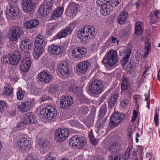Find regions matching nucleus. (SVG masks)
Here are the masks:
<instances>
[{"label":"nucleus","mask_w":160,"mask_h":160,"mask_svg":"<svg viewBox=\"0 0 160 160\" xmlns=\"http://www.w3.org/2000/svg\"><path fill=\"white\" fill-rule=\"evenodd\" d=\"M118 60L117 52L114 50L109 52L104 57L102 63L104 65L110 67L113 66Z\"/></svg>","instance_id":"obj_1"},{"label":"nucleus","mask_w":160,"mask_h":160,"mask_svg":"<svg viewBox=\"0 0 160 160\" xmlns=\"http://www.w3.org/2000/svg\"><path fill=\"white\" fill-rule=\"evenodd\" d=\"M53 4V0H46L40 6L38 10L40 14L44 17L48 15L51 12Z\"/></svg>","instance_id":"obj_2"},{"label":"nucleus","mask_w":160,"mask_h":160,"mask_svg":"<svg viewBox=\"0 0 160 160\" xmlns=\"http://www.w3.org/2000/svg\"><path fill=\"white\" fill-rule=\"evenodd\" d=\"M40 113L44 116L45 118L49 120L54 118L57 116L55 108L51 105H48L46 108H42L41 110Z\"/></svg>","instance_id":"obj_3"},{"label":"nucleus","mask_w":160,"mask_h":160,"mask_svg":"<svg viewBox=\"0 0 160 160\" xmlns=\"http://www.w3.org/2000/svg\"><path fill=\"white\" fill-rule=\"evenodd\" d=\"M69 134V131L68 129L59 128L56 130L54 139L57 142H61L66 140Z\"/></svg>","instance_id":"obj_4"},{"label":"nucleus","mask_w":160,"mask_h":160,"mask_svg":"<svg viewBox=\"0 0 160 160\" xmlns=\"http://www.w3.org/2000/svg\"><path fill=\"white\" fill-rule=\"evenodd\" d=\"M103 88V84L102 81L96 79L92 81L89 89L91 93L97 94L102 93Z\"/></svg>","instance_id":"obj_5"},{"label":"nucleus","mask_w":160,"mask_h":160,"mask_svg":"<svg viewBox=\"0 0 160 160\" xmlns=\"http://www.w3.org/2000/svg\"><path fill=\"white\" fill-rule=\"evenodd\" d=\"M4 58L7 59L8 61L9 64L13 65H17L20 61L21 56V53L18 51H13L9 53L7 55L3 57Z\"/></svg>","instance_id":"obj_6"},{"label":"nucleus","mask_w":160,"mask_h":160,"mask_svg":"<svg viewBox=\"0 0 160 160\" xmlns=\"http://www.w3.org/2000/svg\"><path fill=\"white\" fill-rule=\"evenodd\" d=\"M17 146L19 150L24 153H27L32 148L31 143L27 138H21L17 142Z\"/></svg>","instance_id":"obj_7"},{"label":"nucleus","mask_w":160,"mask_h":160,"mask_svg":"<svg viewBox=\"0 0 160 160\" xmlns=\"http://www.w3.org/2000/svg\"><path fill=\"white\" fill-rule=\"evenodd\" d=\"M35 103L34 99H30L25 102L18 103L16 106L20 111L25 112L29 111Z\"/></svg>","instance_id":"obj_8"},{"label":"nucleus","mask_w":160,"mask_h":160,"mask_svg":"<svg viewBox=\"0 0 160 160\" xmlns=\"http://www.w3.org/2000/svg\"><path fill=\"white\" fill-rule=\"evenodd\" d=\"M86 142L85 138L75 136L70 139L69 143L74 148H80L83 147Z\"/></svg>","instance_id":"obj_9"},{"label":"nucleus","mask_w":160,"mask_h":160,"mask_svg":"<svg viewBox=\"0 0 160 160\" xmlns=\"http://www.w3.org/2000/svg\"><path fill=\"white\" fill-rule=\"evenodd\" d=\"M126 146L125 143L122 146L117 142L109 143L106 146V149L111 153H114L121 150L124 149Z\"/></svg>","instance_id":"obj_10"},{"label":"nucleus","mask_w":160,"mask_h":160,"mask_svg":"<svg viewBox=\"0 0 160 160\" xmlns=\"http://www.w3.org/2000/svg\"><path fill=\"white\" fill-rule=\"evenodd\" d=\"M58 71L60 77L63 78H67L70 73L68 63L64 62L60 64L58 67Z\"/></svg>","instance_id":"obj_11"},{"label":"nucleus","mask_w":160,"mask_h":160,"mask_svg":"<svg viewBox=\"0 0 160 160\" xmlns=\"http://www.w3.org/2000/svg\"><path fill=\"white\" fill-rule=\"evenodd\" d=\"M123 114L115 113L113 114L110 118L109 124L111 128L116 127L123 119Z\"/></svg>","instance_id":"obj_12"},{"label":"nucleus","mask_w":160,"mask_h":160,"mask_svg":"<svg viewBox=\"0 0 160 160\" xmlns=\"http://www.w3.org/2000/svg\"><path fill=\"white\" fill-rule=\"evenodd\" d=\"M22 29L18 27H13L10 30V39L11 41H15L21 36L22 33Z\"/></svg>","instance_id":"obj_13"},{"label":"nucleus","mask_w":160,"mask_h":160,"mask_svg":"<svg viewBox=\"0 0 160 160\" xmlns=\"http://www.w3.org/2000/svg\"><path fill=\"white\" fill-rule=\"evenodd\" d=\"M19 9L16 3H9L6 9V13L10 17L16 16L19 13Z\"/></svg>","instance_id":"obj_14"},{"label":"nucleus","mask_w":160,"mask_h":160,"mask_svg":"<svg viewBox=\"0 0 160 160\" xmlns=\"http://www.w3.org/2000/svg\"><path fill=\"white\" fill-rule=\"evenodd\" d=\"M35 7V3L31 0H23L22 3V8L23 11L27 13L31 12Z\"/></svg>","instance_id":"obj_15"},{"label":"nucleus","mask_w":160,"mask_h":160,"mask_svg":"<svg viewBox=\"0 0 160 160\" xmlns=\"http://www.w3.org/2000/svg\"><path fill=\"white\" fill-rule=\"evenodd\" d=\"M29 56H28L23 58L21 61L19 67L21 71L22 72H27L30 67L31 62Z\"/></svg>","instance_id":"obj_16"},{"label":"nucleus","mask_w":160,"mask_h":160,"mask_svg":"<svg viewBox=\"0 0 160 160\" xmlns=\"http://www.w3.org/2000/svg\"><path fill=\"white\" fill-rule=\"evenodd\" d=\"M73 102V99L72 96L63 97L60 100V107L62 108H67L72 104Z\"/></svg>","instance_id":"obj_17"},{"label":"nucleus","mask_w":160,"mask_h":160,"mask_svg":"<svg viewBox=\"0 0 160 160\" xmlns=\"http://www.w3.org/2000/svg\"><path fill=\"white\" fill-rule=\"evenodd\" d=\"M87 52L86 48L83 47H77L72 50V55L73 57L76 59L81 58L82 55L85 54Z\"/></svg>","instance_id":"obj_18"},{"label":"nucleus","mask_w":160,"mask_h":160,"mask_svg":"<svg viewBox=\"0 0 160 160\" xmlns=\"http://www.w3.org/2000/svg\"><path fill=\"white\" fill-rule=\"evenodd\" d=\"M36 122V117L32 113H28L24 115L22 121L24 125L35 123Z\"/></svg>","instance_id":"obj_19"},{"label":"nucleus","mask_w":160,"mask_h":160,"mask_svg":"<svg viewBox=\"0 0 160 160\" xmlns=\"http://www.w3.org/2000/svg\"><path fill=\"white\" fill-rule=\"evenodd\" d=\"M89 65V62L87 60L79 62L76 67L77 72L79 74L85 73L87 71Z\"/></svg>","instance_id":"obj_20"},{"label":"nucleus","mask_w":160,"mask_h":160,"mask_svg":"<svg viewBox=\"0 0 160 160\" xmlns=\"http://www.w3.org/2000/svg\"><path fill=\"white\" fill-rule=\"evenodd\" d=\"M86 34L85 39L87 37L89 40L94 38L96 34L95 28L91 26H86L82 28Z\"/></svg>","instance_id":"obj_21"},{"label":"nucleus","mask_w":160,"mask_h":160,"mask_svg":"<svg viewBox=\"0 0 160 160\" xmlns=\"http://www.w3.org/2000/svg\"><path fill=\"white\" fill-rule=\"evenodd\" d=\"M72 30L70 27H68L62 29L59 32L54 38L55 39H60L71 34Z\"/></svg>","instance_id":"obj_22"},{"label":"nucleus","mask_w":160,"mask_h":160,"mask_svg":"<svg viewBox=\"0 0 160 160\" xmlns=\"http://www.w3.org/2000/svg\"><path fill=\"white\" fill-rule=\"evenodd\" d=\"M131 50L129 48L125 49L122 52H120V55L121 56H124L123 59L121 61L122 65L124 66L128 62L131 54Z\"/></svg>","instance_id":"obj_23"},{"label":"nucleus","mask_w":160,"mask_h":160,"mask_svg":"<svg viewBox=\"0 0 160 160\" xmlns=\"http://www.w3.org/2000/svg\"><path fill=\"white\" fill-rule=\"evenodd\" d=\"M30 40L28 39H24L21 42L20 44V48L21 50L27 55L29 56L30 54L28 51L31 46Z\"/></svg>","instance_id":"obj_24"},{"label":"nucleus","mask_w":160,"mask_h":160,"mask_svg":"<svg viewBox=\"0 0 160 160\" xmlns=\"http://www.w3.org/2000/svg\"><path fill=\"white\" fill-rule=\"evenodd\" d=\"M129 14L127 11L124 9L120 13L118 17V22L120 24L125 23L128 18Z\"/></svg>","instance_id":"obj_25"},{"label":"nucleus","mask_w":160,"mask_h":160,"mask_svg":"<svg viewBox=\"0 0 160 160\" xmlns=\"http://www.w3.org/2000/svg\"><path fill=\"white\" fill-rule=\"evenodd\" d=\"M48 49L50 53L54 55H60L63 52V51L60 47L54 44L49 46Z\"/></svg>","instance_id":"obj_26"},{"label":"nucleus","mask_w":160,"mask_h":160,"mask_svg":"<svg viewBox=\"0 0 160 160\" xmlns=\"http://www.w3.org/2000/svg\"><path fill=\"white\" fill-rule=\"evenodd\" d=\"M47 44V42L44 38L42 35H39L37 36L34 44L35 46L44 48Z\"/></svg>","instance_id":"obj_27"},{"label":"nucleus","mask_w":160,"mask_h":160,"mask_svg":"<svg viewBox=\"0 0 160 160\" xmlns=\"http://www.w3.org/2000/svg\"><path fill=\"white\" fill-rule=\"evenodd\" d=\"M38 78L41 82L44 83L49 82L51 80V76L45 72H42L38 74Z\"/></svg>","instance_id":"obj_28"},{"label":"nucleus","mask_w":160,"mask_h":160,"mask_svg":"<svg viewBox=\"0 0 160 160\" xmlns=\"http://www.w3.org/2000/svg\"><path fill=\"white\" fill-rule=\"evenodd\" d=\"M112 7L108 3L104 5L101 7L100 9L101 14L105 16L109 14L112 11Z\"/></svg>","instance_id":"obj_29"},{"label":"nucleus","mask_w":160,"mask_h":160,"mask_svg":"<svg viewBox=\"0 0 160 160\" xmlns=\"http://www.w3.org/2000/svg\"><path fill=\"white\" fill-rule=\"evenodd\" d=\"M39 23V21L38 20L33 19L25 22L24 26L26 29H31L36 28Z\"/></svg>","instance_id":"obj_30"},{"label":"nucleus","mask_w":160,"mask_h":160,"mask_svg":"<svg viewBox=\"0 0 160 160\" xmlns=\"http://www.w3.org/2000/svg\"><path fill=\"white\" fill-rule=\"evenodd\" d=\"M63 11L64 8L63 6H60L58 7L52 13V18L54 19H55L57 18L61 17L63 14Z\"/></svg>","instance_id":"obj_31"},{"label":"nucleus","mask_w":160,"mask_h":160,"mask_svg":"<svg viewBox=\"0 0 160 160\" xmlns=\"http://www.w3.org/2000/svg\"><path fill=\"white\" fill-rule=\"evenodd\" d=\"M84 32V30L82 28L78 32L77 35V37L79 39L80 42L83 43H87L89 40L87 37L85 39L86 34Z\"/></svg>","instance_id":"obj_32"},{"label":"nucleus","mask_w":160,"mask_h":160,"mask_svg":"<svg viewBox=\"0 0 160 160\" xmlns=\"http://www.w3.org/2000/svg\"><path fill=\"white\" fill-rule=\"evenodd\" d=\"M44 50V48L35 46L34 49L33 56L36 59H38L42 54Z\"/></svg>","instance_id":"obj_33"},{"label":"nucleus","mask_w":160,"mask_h":160,"mask_svg":"<svg viewBox=\"0 0 160 160\" xmlns=\"http://www.w3.org/2000/svg\"><path fill=\"white\" fill-rule=\"evenodd\" d=\"M143 24L142 22H138L135 25V33L137 35H140L142 31Z\"/></svg>","instance_id":"obj_34"},{"label":"nucleus","mask_w":160,"mask_h":160,"mask_svg":"<svg viewBox=\"0 0 160 160\" xmlns=\"http://www.w3.org/2000/svg\"><path fill=\"white\" fill-rule=\"evenodd\" d=\"M130 86V82L126 77H124L122 80L121 85V88L122 90H125L128 89Z\"/></svg>","instance_id":"obj_35"},{"label":"nucleus","mask_w":160,"mask_h":160,"mask_svg":"<svg viewBox=\"0 0 160 160\" xmlns=\"http://www.w3.org/2000/svg\"><path fill=\"white\" fill-rule=\"evenodd\" d=\"M69 7L70 8V12L72 13V16L75 15L78 11V8L76 4L74 3H72L69 4Z\"/></svg>","instance_id":"obj_36"},{"label":"nucleus","mask_w":160,"mask_h":160,"mask_svg":"<svg viewBox=\"0 0 160 160\" xmlns=\"http://www.w3.org/2000/svg\"><path fill=\"white\" fill-rule=\"evenodd\" d=\"M118 98V95L117 94H114L111 97L109 102V107H112L114 105Z\"/></svg>","instance_id":"obj_37"},{"label":"nucleus","mask_w":160,"mask_h":160,"mask_svg":"<svg viewBox=\"0 0 160 160\" xmlns=\"http://www.w3.org/2000/svg\"><path fill=\"white\" fill-rule=\"evenodd\" d=\"M3 91L4 95L5 96H10L13 92L12 88L10 86L4 87Z\"/></svg>","instance_id":"obj_38"},{"label":"nucleus","mask_w":160,"mask_h":160,"mask_svg":"<svg viewBox=\"0 0 160 160\" xmlns=\"http://www.w3.org/2000/svg\"><path fill=\"white\" fill-rule=\"evenodd\" d=\"M59 90V87L57 85H51L49 87L48 92L49 93L54 94L57 92Z\"/></svg>","instance_id":"obj_39"},{"label":"nucleus","mask_w":160,"mask_h":160,"mask_svg":"<svg viewBox=\"0 0 160 160\" xmlns=\"http://www.w3.org/2000/svg\"><path fill=\"white\" fill-rule=\"evenodd\" d=\"M121 2V0H108V3L110 5L112 8L117 7Z\"/></svg>","instance_id":"obj_40"},{"label":"nucleus","mask_w":160,"mask_h":160,"mask_svg":"<svg viewBox=\"0 0 160 160\" xmlns=\"http://www.w3.org/2000/svg\"><path fill=\"white\" fill-rule=\"evenodd\" d=\"M107 105L106 104H103L101 107L99 112L100 117L102 118L104 116L107 111Z\"/></svg>","instance_id":"obj_41"},{"label":"nucleus","mask_w":160,"mask_h":160,"mask_svg":"<svg viewBox=\"0 0 160 160\" xmlns=\"http://www.w3.org/2000/svg\"><path fill=\"white\" fill-rule=\"evenodd\" d=\"M57 26L55 24L52 23H49L47 27L48 29L47 33L50 34L53 30L56 28Z\"/></svg>","instance_id":"obj_42"},{"label":"nucleus","mask_w":160,"mask_h":160,"mask_svg":"<svg viewBox=\"0 0 160 160\" xmlns=\"http://www.w3.org/2000/svg\"><path fill=\"white\" fill-rule=\"evenodd\" d=\"M151 43L149 42H147L145 43V52L144 55H146L147 56L149 54L151 50Z\"/></svg>","instance_id":"obj_43"},{"label":"nucleus","mask_w":160,"mask_h":160,"mask_svg":"<svg viewBox=\"0 0 160 160\" xmlns=\"http://www.w3.org/2000/svg\"><path fill=\"white\" fill-rule=\"evenodd\" d=\"M24 91L21 89H19L17 93V99L19 100L22 99L24 95Z\"/></svg>","instance_id":"obj_44"},{"label":"nucleus","mask_w":160,"mask_h":160,"mask_svg":"<svg viewBox=\"0 0 160 160\" xmlns=\"http://www.w3.org/2000/svg\"><path fill=\"white\" fill-rule=\"evenodd\" d=\"M24 160H37V157L34 153L32 152L28 154L25 158Z\"/></svg>","instance_id":"obj_45"},{"label":"nucleus","mask_w":160,"mask_h":160,"mask_svg":"<svg viewBox=\"0 0 160 160\" xmlns=\"http://www.w3.org/2000/svg\"><path fill=\"white\" fill-rule=\"evenodd\" d=\"M7 108L6 103L4 101H0V111L1 112L4 111Z\"/></svg>","instance_id":"obj_46"},{"label":"nucleus","mask_w":160,"mask_h":160,"mask_svg":"<svg viewBox=\"0 0 160 160\" xmlns=\"http://www.w3.org/2000/svg\"><path fill=\"white\" fill-rule=\"evenodd\" d=\"M72 92L77 95H78L82 92V89L80 87L77 86L74 89L72 90Z\"/></svg>","instance_id":"obj_47"},{"label":"nucleus","mask_w":160,"mask_h":160,"mask_svg":"<svg viewBox=\"0 0 160 160\" xmlns=\"http://www.w3.org/2000/svg\"><path fill=\"white\" fill-rule=\"evenodd\" d=\"M109 160H120V158L117 155H115L113 153L109 157Z\"/></svg>","instance_id":"obj_48"},{"label":"nucleus","mask_w":160,"mask_h":160,"mask_svg":"<svg viewBox=\"0 0 160 160\" xmlns=\"http://www.w3.org/2000/svg\"><path fill=\"white\" fill-rule=\"evenodd\" d=\"M138 116V113L137 111L134 110L133 111L132 113V118L131 122H134L136 120Z\"/></svg>","instance_id":"obj_49"},{"label":"nucleus","mask_w":160,"mask_h":160,"mask_svg":"<svg viewBox=\"0 0 160 160\" xmlns=\"http://www.w3.org/2000/svg\"><path fill=\"white\" fill-rule=\"evenodd\" d=\"M107 2V3H108V0H97V4L98 6H101V7L104 5H105V2Z\"/></svg>","instance_id":"obj_50"},{"label":"nucleus","mask_w":160,"mask_h":160,"mask_svg":"<svg viewBox=\"0 0 160 160\" xmlns=\"http://www.w3.org/2000/svg\"><path fill=\"white\" fill-rule=\"evenodd\" d=\"M77 85V84L75 82H72L71 83V85L69 88V90L70 92H72V90L74 89Z\"/></svg>","instance_id":"obj_51"},{"label":"nucleus","mask_w":160,"mask_h":160,"mask_svg":"<svg viewBox=\"0 0 160 160\" xmlns=\"http://www.w3.org/2000/svg\"><path fill=\"white\" fill-rule=\"evenodd\" d=\"M154 121L155 122L156 125H157L158 124V115L156 112L155 113L154 118Z\"/></svg>","instance_id":"obj_52"},{"label":"nucleus","mask_w":160,"mask_h":160,"mask_svg":"<svg viewBox=\"0 0 160 160\" xmlns=\"http://www.w3.org/2000/svg\"><path fill=\"white\" fill-rule=\"evenodd\" d=\"M128 103V101L127 99H125L122 101L120 103V105L122 107H125Z\"/></svg>","instance_id":"obj_53"},{"label":"nucleus","mask_w":160,"mask_h":160,"mask_svg":"<svg viewBox=\"0 0 160 160\" xmlns=\"http://www.w3.org/2000/svg\"><path fill=\"white\" fill-rule=\"evenodd\" d=\"M90 140L92 144L95 145L97 144L98 141L96 140L94 137L90 138Z\"/></svg>","instance_id":"obj_54"},{"label":"nucleus","mask_w":160,"mask_h":160,"mask_svg":"<svg viewBox=\"0 0 160 160\" xmlns=\"http://www.w3.org/2000/svg\"><path fill=\"white\" fill-rule=\"evenodd\" d=\"M131 149L129 148H127L126 150V152L125 153V156L128 158L129 157V155L130 153Z\"/></svg>","instance_id":"obj_55"},{"label":"nucleus","mask_w":160,"mask_h":160,"mask_svg":"<svg viewBox=\"0 0 160 160\" xmlns=\"http://www.w3.org/2000/svg\"><path fill=\"white\" fill-rule=\"evenodd\" d=\"M130 33L129 32L126 31H124L122 34V36L123 37H127L130 35Z\"/></svg>","instance_id":"obj_56"},{"label":"nucleus","mask_w":160,"mask_h":160,"mask_svg":"<svg viewBox=\"0 0 160 160\" xmlns=\"http://www.w3.org/2000/svg\"><path fill=\"white\" fill-rule=\"evenodd\" d=\"M127 68V69H129V70L130 71L132 70L133 69V67L132 64L131 63L128 64Z\"/></svg>","instance_id":"obj_57"},{"label":"nucleus","mask_w":160,"mask_h":160,"mask_svg":"<svg viewBox=\"0 0 160 160\" xmlns=\"http://www.w3.org/2000/svg\"><path fill=\"white\" fill-rule=\"evenodd\" d=\"M41 146L42 148H44L46 147L47 144L45 143L44 141H42L41 142V143H40Z\"/></svg>","instance_id":"obj_58"},{"label":"nucleus","mask_w":160,"mask_h":160,"mask_svg":"<svg viewBox=\"0 0 160 160\" xmlns=\"http://www.w3.org/2000/svg\"><path fill=\"white\" fill-rule=\"evenodd\" d=\"M141 3L140 0H138L137 2L135 3V4L137 8H138L139 7Z\"/></svg>","instance_id":"obj_59"},{"label":"nucleus","mask_w":160,"mask_h":160,"mask_svg":"<svg viewBox=\"0 0 160 160\" xmlns=\"http://www.w3.org/2000/svg\"><path fill=\"white\" fill-rule=\"evenodd\" d=\"M149 70V68L147 67L146 68L145 70L143 72V75L144 78H145V75L146 72H148Z\"/></svg>","instance_id":"obj_60"},{"label":"nucleus","mask_w":160,"mask_h":160,"mask_svg":"<svg viewBox=\"0 0 160 160\" xmlns=\"http://www.w3.org/2000/svg\"><path fill=\"white\" fill-rule=\"evenodd\" d=\"M46 160H56L55 158L52 157H48L46 159Z\"/></svg>","instance_id":"obj_61"},{"label":"nucleus","mask_w":160,"mask_h":160,"mask_svg":"<svg viewBox=\"0 0 160 160\" xmlns=\"http://www.w3.org/2000/svg\"><path fill=\"white\" fill-rule=\"evenodd\" d=\"M159 12L158 10H156L154 12V14L155 16H157L159 13Z\"/></svg>","instance_id":"obj_62"},{"label":"nucleus","mask_w":160,"mask_h":160,"mask_svg":"<svg viewBox=\"0 0 160 160\" xmlns=\"http://www.w3.org/2000/svg\"><path fill=\"white\" fill-rule=\"evenodd\" d=\"M88 135L90 139L94 137L92 133V132L89 133L88 134Z\"/></svg>","instance_id":"obj_63"},{"label":"nucleus","mask_w":160,"mask_h":160,"mask_svg":"<svg viewBox=\"0 0 160 160\" xmlns=\"http://www.w3.org/2000/svg\"><path fill=\"white\" fill-rule=\"evenodd\" d=\"M157 78L158 80L160 81V70L158 72Z\"/></svg>","instance_id":"obj_64"}]
</instances>
